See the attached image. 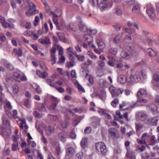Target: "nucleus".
Masks as SVG:
<instances>
[{
    "instance_id": "obj_45",
    "label": "nucleus",
    "mask_w": 159,
    "mask_h": 159,
    "mask_svg": "<svg viewBox=\"0 0 159 159\" xmlns=\"http://www.w3.org/2000/svg\"><path fill=\"white\" fill-rule=\"evenodd\" d=\"M15 135L13 136L12 140L15 142H16L17 141L18 138V135H17L18 131H16L15 132Z\"/></svg>"
},
{
    "instance_id": "obj_32",
    "label": "nucleus",
    "mask_w": 159,
    "mask_h": 159,
    "mask_svg": "<svg viewBox=\"0 0 159 159\" xmlns=\"http://www.w3.org/2000/svg\"><path fill=\"white\" fill-rule=\"evenodd\" d=\"M80 144L82 148H85L87 144V139L86 138H83L81 140Z\"/></svg>"
},
{
    "instance_id": "obj_64",
    "label": "nucleus",
    "mask_w": 159,
    "mask_h": 159,
    "mask_svg": "<svg viewBox=\"0 0 159 159\" xmlns=\"http://www.w3.org/2000/svg\"><path fill=\"white\" fill-rule=\"evenodd\" d=\"M137 142L141 144H146L145 140L142 138H141V140H137Z\"/></svg>"
},
{
    "instance_id": "obj_57",
    "label": "nucleus",
    "mask_w": 159,
    "mask_h": 159,
    "mask_svg": "<svg viewBox=\"0 0 159 159\" xmlns=\"http://www.w3.org/2000/svg\"><path fill=\"white\" fill-rule=\"evenodd\" d=\"M80 117H77L75 119L73 120V123L75 125H77L80 121Z\"/></svg>"
},
{
    "instance_id": "obj_56",
    "label": "nucleus",
    "mask_w": 159,
    "mask_h": 159,
    "mask_svg": "<svg viewBox=\"0 0 159 159\" xmlns=\"http://www.w3.org/2000/svg\"><path fill=\"white\" fill-rule=\"evenodd\" d=\"M51 99L53 103L57 105L59 102L58 99L56 98L53 96H52Z\"/></svg>"
},
{
    "instance_id": "obj_6",
    "label": "nucleus",
    "mask_w": 159,
    "mask_h": 159,
    "mask_svg": "<svg viewBox=\"0 0 159 159\" xmlns=\"http://www.w3.org/2000/svg\"><path fill=\"white\" fill-rule=\"evenodd\" d=\"M109 4V0H102L99 6V8L101 11H102L108 9Z\"/></svg>"
},
{
    "instance_id": "obj_61",
    "label": "nucleus",
    "mask_w": 159,
    "mask_h": 159,
    "mask_svg": "<svg viewBox=\"0 0 159 159\" xmlns=\"http://www.w3.org/2000/svg\"><path fill=\"white\" fill-rule=\"evenodd\" d=\"M117 52V50L116 48H112L110 49V53L113 55H115Z\"/></svg>"
},
{
    "instance_id": "obj_30",
    "label": "nucleus",
    "mask_w": 159,
    "mask_h": 159,
    "mask_svg": "<svg viewBox=\"0 0 159 159\" xmlns=\"http://www.w3.org/2000/svg\"><path fill=\"white\" fill-rule=\"evenodd\" d=\"M84 38L85 41L88 42L89 44L93 41L92 37L90 35L85 34L84 35Z\"/></svg>"
},
{
    "instance_id": "obj_12",
    "label": "nucleus",
    "mask_w": 159,
    "mask_h": 159,
    "mask_svg": "<svg viewBox=\"0 0 159 159\" xmlns=\"http://www.w3.org/2000/svg\"><path fill=\"white\" fill-rule=\"evenodd\" d=\"M123 30L126 33L128 34H133L134 35L137 36L138 34L136 33V32L135 29L131 28H123Z\"/></svg>"
},
{
    "instance_id": "obj_26",
    "label": "nucleus",
    "mask_w": 159,
    "mask_h": 159,
    "mask_svg": "<svg viewBox=\"0 0 159 159\" xmlns=\"http://www.w3.org/2000/svg\"><path fill=\"white\" fill-rule=\"evenodd\" d=\"M120 56L122 58L128 60L130 58V56L126 52L122 51L120 53Z\"/></svg>"
},
{
    "instance_id": "obj_35",
    "label": "nucleus",
    "mask_w": 159,
    "mask_h": 159,
    "mask_svg": "<svg viewBox=\"0 0 159 159\" xmlns=\"http://www.w3.org/2000/svg\"><path fill=\"white\" fill-rule=\"evenodd\" d=\"M140 8L139 5H136L133 7L132 9L133 12L135 13H138L139 12Z\"/></svg>"
},
{
    "instance_id": "obj_51",
    "label": "nucleus",
    "mask_w": 159,
    "mask_h": 159,
    "mask_svg": "<svg viewBox=\"0 0 159 159\" xmlns=\"http://www.w3.org/2000/svg\"><path fill=\"white\" fill-rule=\"evenodd\" d=\"M150 140L151 143L153 144H155L157 142V140H156L155 136L154 135L151 136Z\"/></svg>"
},
{
    "instance_id": "obj_54",
    "label": "nucleus",
    "mask_w": 159,
    "mask_h": 159,
    "mask_svg": "<svg viewBox=\"0 0 159 159\" xmlns=\"http://www.w3.org/2000/svg\"><path fill=\"white\" fill-rule=\"evenodd\" d=\"M135 128L137 131L140 130L143 127V125L140 123H135Z\"/></svg>"
},
{
    "instance_id": "obj_11",
    "label": "nucleus",
    "mask_w": 159,
    "mask_h": 159,
    "mask_svg": "<svg viewBox=\"0 0 159 159\" xmlns=\"http://www.w3.org/2000/svg\"><path fill=\"white\" fill-rule=\"evenodd\" d=\"M158 119L156 117H154L152 119H150L147 120V123L151 125H157V123Z\"/></svg>"
},
{
    "instance_id": "obj_53",
    "label": "nucleus",
    "mask_w": 159,
    "mask_h": 159,
    "mask_svg": "<svg viewBox=\"0 0 159 159\" xmlns=\"http://www.w3.org/2000/svg\"><path fill=\"white\" fill-rule=\"evenodd\" d=\"M69 57L70 59H73L74 56L76 57V52L75 51L73 52L68 53Z\"/></svg>"
},
{
    "instance_id": "obj_7",
    "label": "nucleus",
    "mask_w": 159,
    "mask_h": 159,
    "mask_svg": "<svg viewBox=\"0 0 159 159\" xmlns=\"http://www.w3.org/2000/svg\"><path fill=\"white\" fill-rule=\"evenodd\" d=\"M152 83L156 87L159 89V72L157 71L152 77Z\"/></svg>"
},
{
    "instance_id": "obj_9",
    "label": "nucleus",
    "mask_w": 159,
    "mask_h": 159,
    "mask_svg": "<svg viewBox=\"0 0 159 159\" xmlns=\"http://www.w3.org/2000/svg\"><path fill=\"white\" fill-rule=\"evenodd\" d=\"M0 22L3 27L5 28L11 27V25L7 23L5 20V18L0 15Z\"/></svg>"
},
{
    "instance_id": "obj_43",
    "label": "nucleus",
    "mask_w": 159,
    "mask_h": 159,
    "mask_svg": "<svg viewBox=\"0 0 159 159\" xmlns=\"http://www.w3.org/2000/svg\"><path fill=\"white\" fill-rule=\"evenodd\" d=\"M128 104V103L125 102H123L121 104L119 105L120 110L121 111H122L124 109L123 108V107H127Z\"/></svg>"
},
{
    "instance_id": "obj_2",
    "label": "nucleus",
    "mask_w": 159,
    "mask_h": 159,
    "mask_svg": "<svg viewBox=\"0 0 159 159\" xmlns=\"http://www.w3.org/2000/svg\"><path fill=\"white\" fill-rule=\"evenodd\" d=\"M13 77L15 80L18 82L25 81L27 80L24 74L20 71L14 72Z\"/></svg>"
},
{
    "instance_id": "obj_47",
    "label": "nucleus",
    "mask_w": 159,
    "mask_h": 159,
    "mask_svg": "<svg viewBox=\"0 0 159 159\" xmlns=\"http://www.w3.org/2000/svg\"><path fill=\"white\" fill-rule=\"evenodd\" d=\"M47 82L51 86L54 87L55 84L53 81L50 79H48L47 80Z\"/></svg>"
},
{
    "instance_id": "obj_10",
    "label": "nucleus",
    "mask_w": 159,
    "mask_h": 159,
    "mask_svg": "<svg viewBox=\"0 0 159 159\" xmlns=\"http://www.w3.org/2000/svg\"><path fill=\"white\" fill-rule=\"evenodd\" d=\"M138 119L141 121L145 120L147 118V115L143 111H141L138 113Z\"/></svg>"
},
{
    "instance_id": "obj_17",
    "label": "nucleus",
    "mask_w": 159,
    "mask_h": 159,
    "mask_svg": "<svg viewBox=\"0 0 159 159\" xmlns=\"http://www.w3.org/2000/svg\"><path fill=\"white\" fill-rule=\"evenodd\" d=\"M127 80L126 77L123 75H120L118 78V81L120 84H124Z\"/></svg>"
},
{
    "instance_id": "obj_31",
    "label": "nucleus",
    "mask_w": 159,
    "mask_h": 159,
    "mask_svg": "<svg viewBox=\"0 0 159 159\" xmlns=\"http://www.w3.org/2000/svg\"><path fill=\"white\" fill-rule=\"evenodd\" d=\"M96 42L99 49L100 50H102L104 48L105 46V44L102 41H100V40L98 39H97Z\"/></svg>"
},
{
    "instance_id": "obj_19",
    "label": "nucleus",
    "mask_w": 159,
    "mask_h": 159,
    "mask_svg": "<svg viewBox=\"0 0 159 159\" xmlns=\"http://www.w3.org/2000/svg\"><path fill=\"white\" fill-rule=\"evenodd\" d=\"M146 91L144 89H140L137 93L138 98H140L146 95Z\"/></svg>"
},
{
    "instance_id": "obj_60",
    "label": "nucleus",
    "mask_w": 159,
    "mask_h": 159,
    "mask_svg": "<svg viewBox=\"0 0 159 159\" xmlns=\"http://www.w3.org/2000/svg\"><path fill=\"white\" fill-rule=\"evenodd\" d=\"M70 76L72 78H76V71L75 70H72L71 72Z\"/></svg>"
},
{
    "instance_id": "obj_58",
    "label": "nucleus",
    "mask_w": 159,
    "mask_h": 159,
    "mask_svg": "<svg viewBox=\"0 0 159 159\" xmlns=\"http://www.w3.org/2000/svg\"><path fill=\"white\" fill-rule=\"evenodd\" d=\"M123 66V65L121 62L117 61V63L116 64L114 67L120 69Z\"/></svg>"
},
{
    "instance_id": "obj_41",
    "label": "nucleus",
    "mask_w": 159,
    "mask_h": 159,
    "mask_svg": "<svg viewBox=\"0 0 159 159\" xmlns=\"http://www.w3.org/2000/svg\"><path fill=\"white\" fill-rule=\"evenodd\" d=\"M112 26L116 31H119L120 30L121 26L118 24H114Z\"/></svg>"
},
{
    "instance_id": "obj_23",
    "label": "nucleus",
    "mask_w": 159,
    "mask_h": 159,
    "mask_svg": "<svg viewBox=\"0 0 159 159\" xmlns=\"http://www.w3.org/2000/svg\"><path fill=\"white\" fill-rule=\"evenodd\" d=\"M75 149L73 147L68 148L66 149V154L68 156H71L74 155Z\"/></svg>"
},
{
    "instance_id": "obj_8",
    "label": "nucleus",
    "mask_w": 159,
    "mask_h": 159,
    "mask_svg": "<svg viewBox=\"0 0 159 159\" xmlns=\"http://www.w3.org/2000/svg\"><path fill=\"white\" fill-rule=\"evenodd\" d=\"M110 134L112 138L115 139L119 137L118 132L117 130L114 128H110Z\"/></svg>"
},
{
    "instance_id": "obj_38",
    "label": "nucleus",
    "mask_w": 159,
    "mask_h": 159,
    "mask_svg": "<svg viewBox=\"0 0 159 159\" xmlns=\"http://www.w3.org/2000/svg\"><path fill=\"white\" fill-rule=\"evenodd\" d=\"M14 51L18 56H21L22 55V49L21 48H19L18 50L16 49H14Z\"/></svg>"
},
{
    "instance_id": "obj_50",
    "label": "nucleus",
    "mask_w": 159,
    "mask_h": 159,
    "mask_svg": "<svg viewBox=\"0 0 159 159\" xmlns=\"http://www.w3.org/2000/svg\"><path fill=\"white\" fill-rule=\"evenodd\" d=\"M35 86V90L36 92L39 94L41 93H42V90L40 87L39 85H36Z\"/></svg>"
},
{
    "instance_id": "obj_52",
    "label": "nucleus",
    "mask_w": 159,
    "mask_h": 159,
    "mask_svg": "<svg viewBox=\"0 0 159 159\" xmlns=\"http://www.w3.org/2000/svg\"><path fill=\"white\" fill-rule=\"evenodd\" d=\"M65 61V57L64 56L62 55L61 57L59 58V61L57 62V63L58 64L63 63Z\"/></svg>"
},
{
    "instance_id": "obj_49",
    "label": "nucleus",
    "mask_w": 159,
    "mask_h": 159,
    "mask_svg": "<svg viewBox=\"0 0 159 159\" xmlns=\"http://www.w3.org/2000/svg\"><path fill=\"white\" fill-rule=\"evenodd\" d=\"M76 57L79 61H84V56H80V55L76 54Z\"/></svg>"
},
{
    "instance_id": "obj_3",
    "label": "nucleus",
    "mask_w": 159,
    "mask_h": 159,
    "mask_svg": "<svg viewBox=\"0 0 159 159\" xmlns=\"http://www.w3.org/2000/svg\"><path fill=\"white\" fill-rule=\"evenodd\" d=\"M123 92L124 90L122 88H119L118 89H116L113 86H110V93L113 98L120 96Z\"/></svg>"
},
{
    "instance_id": "obj_37",
    "label": "nucleus",
    "mask_w": 159,
    "mask_h": 159,
    "mask_svg": "<svg viewBox=\"0 0 159 159\" xmlns=\"http://www.w3.org/2000/svg\"><path fill=\"white\" fill-rule=\"evenodd\" d=\"M61 126L63 128H66L68 125V123L66 121H65L61 120V122L60 123Z\"/></svg>"
},
{
    "instance_id": "obj_48",
    "label": "nucleus",
    "mask_w": 159,
    "mask_h": 159,
    "mask_svg": "<svg viewBox=\"0 0 159 159\" xmlns=\"http://www.w3.org/2000/svg\"><path fill=\"white\" fill-rule=\"evenodd\" d=\"M56 46L59 50V54L62 55L63 53V48L61 46L59 45H56Z\"/></svg>"
},
{
    "instance_id": "obj_16",
    "label": "nucleus",
    "mask_w": 159,
    "mask_h": 159,
    "mask_svg": "<svg viewBox=\"0 0 159 159\" xmlns=\"http://www.w3.org/2000/svg\"><path fill=\"white\" fill-rule=\"evenodd\" d=\"M3 64L9 70H12L14 69L13 66L7 61H4Z\"/></svg>"
},
{
    "instance_id": "obj_13",
    "label": "nucleus",
    "mask_w": 159,
    "mask_h": 159,
    "mask_svg": "<svg viewBox=\"0 0 159 159\" xmlns=\"http://www.w3.org/2000/svg\"><path fill=\"white\" fill-rule=\"evenodd\" d=\"M58 136L59 139L62 143H65L66 141L67 136L65 133L61 132L58 134Z\"/></svg>"
},
{
    "instance_id": "obj_24",
    "label": "nucleus",
    "mask_w": 159,
    "mask_h": 159,
    "mask_svg": "<svg viewBox=\"0 0 159 159\" xmlns=\"http://www.w3.org/2000/svg\"><path fill=\"white\" fill-rule=\"evenodd\" d=\"M98 112L100 114L103 115L106 118L108 119H109V114L108 111L102 109L98 111Z\"/></svg>"
},
{
    "instance_id": "obj_5",
    "label": "nucleus",
    "mask_w": 159,
    "mask_h": 159,
    "mask_svg": "<svg viewBox=\"0 0 159 159\" xmlns=\"http://www.w3.org/2000/svg\"><path fill=\"white\" fill-rule=\"evenodd\" d=\"M141 79L140 76L138 74L134 73L131 74L128 80V82L131 84L138 82Z\"/></svg>"
},
{
    "instance_id": "obj_27",
    "label": "nucleus",
    "mask_w": 159,
    "mask_h": 159,
    "mask_svg": "<svg viewBox=\"0 0 159 159\" xmlns=\"http://www.w3.org/2000/svg\"><path fill=\"white\" fill-rule=\"evenodd\" d=\"M37 74L40 78L43 79L45 78L48 75L47 73L45 71L42 73L40 70L37 71Z\"/></svg>"
},
{
    "instance_id": "obj_4",
    "label": "nucleus",
    "mask_w": 159,
    "mask_h": 159,
    "mask_svg": "<svg viewBox=\"0 0 159 159\" xmlns=\"http://www.w3.org/2000/svg\"><path fill=\"white\" fill-rule=\"evenodd\" d=\"M29 9L26 12V15L29 16L33 15H35L39 12V11L36 9V7L35 5L32 2L29 3Z\"/></svg>"
},
{
    "instance_id": "obj_55",
    "label": "nucleus",
    "mask_w": 159,
    "mask_h": 159,
    "mask_svg": "<svg viewBox=\"0 0 159 159\" xmlns=\"http://www.w3.org/2000/svg\"><path fill=\"white\" fill-rule=\"evenodd\" d=\"M83 153L82 152H80L76 155V159H81L83 157Z\"/></svg>"
},
{
    "instance_id": "obj_46",
    "label": "nucleus",
    "mask_w": 159,
    "mask_h": 159,
    "mask_svg": "<svg viewBox=\"0 0 159 159\" xmlns=\"http://www.w3.org/2000/svg\"><path fill=\"white\" fill-rule=\"evenodd\" d=\"M19 87L17 85H15L13 86V93L14 94H16L18 92Z\"/></svg>"
},
{
    "instance_id": "obj_40",
    "label": "nucleus",
    "mask_w": 159,
    "mask_h": 159,
    "mask_svg": "<svg viewBox=\"0 0 159 159\" xmlns=\"http://www.w3.org/2000/svg\"><path fill=\"white\" fill-rule=\"evenodd\" d=\"M119 103V100L117 98H115L111 102V104L114 107H116Z\"/></svg>"
},
{
    "instance_id": "obj_62",
    "label": "nucleus",
    "mask_w": 159,
    "mask_h": 159,
    "mask_svg": "<svg viewBox=\"0 0 159 159\" xmlns=\"http://www.w3.org/2000/svg\"><path fill=\"white\" fill-rule=\"evenodd\" d=\"M114 12L118 15H121L122 13L120 9L118 8L114 9Z\"/></svg>"
},
{
    "instance_id": "obj_44",
    "label": "nucleus",
    "mask_w": 159,
    "mask_h": 159,
    "mask_svg": "<svg viewBox=\"0 0 159 159\" xmlns=\"http://www.w3.org/2000/svg\"><path fill=\"white\" fill-rule=\"evenodd\" d=\"M48 117L51 121H55L58 119L56 115H52L49 114L48 115Z\"/></svg>"
},
{
    "instance_id": "obj_33",
    "label": "nucleus",
    "mask_w": 159,
    "mask_h": 159,
    "mask_svg": "<svg viewBox=\"0 0 159 159\" xmlns=\"http://www.w3.org/2000/svg\"><path fill=\"white\" fill-rule=\"evenodd\" d=\"M149 108V109L152 111H157V107L154 104H151L147 106Z\"/></svg>"
},
{
    "instance_id": "obj_25",
    "label": "nucleus",
    "mask_w": 159,
    "mask_h": 159,
    "mask_svg": "<svg viewBox=\"0 0 159 159\" xmlns=\"http://www.w3.org/2000/svg\"><path fill=\"white\" fill-rule=\"evenodd\" d=\"M7 115H4L2 117V120L3 124L6 126H9L10 125L9 121L8 120V118L7 117Z\"/></svg>"
},
{
    "instance_id": "obj_36",
    "label": "nucleus",
    "mask_w": 159,
    "mask_h": 159,
    "mask_svg": "<svg viewBox=\"0 0 159 159\" xmlns=\"http://www.w3.org/2000/svg\"><path fill=\"white\" fill-rule=\"evenodd\" d=\"M106 97V92L104 91L101 92V93L99 94L98 98H100L103 101H104V98Z\"/></svg>"
},
{
    "instance_id": "obj_29",
    "label": "nucleus",
    "mask_w": 159,
    "mask_h": 159,
    "mask_svg": "<svg viewBox=\"0 0 159 159\" xmlns=\"http://www.w3.org/2000/svg\"><path fill=\"white\" fill-rule=\"evenodd\" d=\"M50 13L53 15V20L54 23L56 25L58 24L57 20V18L58 17V16L56 14V12L55 11H51Z\"/></svg>"
},
{
    "instance_id": "obj_28",
    "label": "nucleus",
    "mask_w": 159,
    "mask_h": 159,
    "mask_svg": "<svg viewBox=\"0 0 159 159\" xmlns=\"http://www.w3.org/2000/svg\"><path fill=\"white\" fill-rule=\"evenodd\" d=\"M122 35L119 34L113 39V41L115 43H119L122 41Z\"/></svg>"
},
{
    "instance_id": "obj_14",
    "label": "nucleus",
    "mask_w": 159,
    "mask_h": 159,
    "mask_svg": "<svg viewBox=\"0 0 159 159\" xmlns=\"http://www.w3.org/2000/svg\"><path fill=\"white\" fill-rule=\"evenodd\" d=\"M126 157L127 159H135V158L134 153L131 150L127 151Z\"/></svg>"
},
{
    "instance_id": "obj_18",
    "label": "nucleus",
    "mask_w": 159,
    "mask_h": 159,
    "mask_svg": "<svg viewBox=\"0 0 159 159\" xmlns=\"http://www.w3.org/2000/svg\"><path fill=\"white\" fill-rule=\"evenodd\" d=\"M138 98L137 101V106H144L146 105V103L147 102V100L146 99H142Z\"/></svg>"
},
{
    "instance_id": "obj_22",
    "label": "nucleus",
    "mask_w": 159,
    "mask_h": 159,
    "mask_svg": "<svg viewBox=\"0 0 159 159\" xmlns=\"http://www.w3.org/2000/svg\"><path fill=\"white\" fill-rule=\"evenodd\" d=\"M147 13L151 19L153 18L155 16V11L152 8L146 11Z\"/></svg>"
},
{
    "instance_id": "obj_42",
    "label": "nucleus",
    "mask_w": 159,
    "mask_h": 159,
    "mask_svg": "<svg viewBox=\"0 0 159 159\" xmlns=\"http://www.w3.org/2000/svg\"><path fill=\"white\" fill-rule=\"evenodd\" d=\"M97 31L96 30L87 29V32L89 34H95L97 33Z\"/></svg>"
},
{
    "instance_id": "obj_1",
    "label": "nucleus",
    "mask_w": 159,
    "mask_h": 159,
    "mask_svg": "<svg viewBox=\"0 0 159 159\" xmlns=\"http://www.w3.org/2000/svg\"><path fill=\"white\" fill-rule=\"evenodd\" d=\"M96 149L98 152H100L103 155H105L107 152L106 147L102 142H98L96 143L95 145Z\"/></svg>"
},
{
    "instance_id": "obj_63",
    "label": "nucleus",
    "mask_w": 159,
    "mask_h": 159,
    "mask_svg": "<svg viewBox=\"0 0 159 159\" xmlns=\"http://www.w3.org/2000/svg\"><path fill=\"white\" fill-rule=\"evenodd\" d=\"M77 88L79 91H81L83 92H85V91L81 85L78 83L77 85Z\"/></svg>"
},
{
    "instance_id": "obj_39",
    "label": "nucleus",
    "mask_w": 159,
    "mask_h": 159,
    "mask_svg": "<svg viewBox=\"0 0 159 159\" xmlns=\"http://www.w3.org/2000/svg\"><path fill=\"white\" fill-rule=\"evenodd\" d=\"M85 73L86 74L85 78L88 80L90 83L92 84L93 82V78L90 75H89L88 73H86V72H85Z\"/></svg>"
},
{
    "instance_id": "obj_59",
    "label": "nucleus",
    "mask_w": 159,
    "mask_h": 159,
    "mask_svg": "<svg viewBox=\"0 0 159 159\" xmlns=\"http://www.w3.org/2000/svg\"><path fill=\"white\" fill-rule=\"evenodd\" d=\"M39 18L38 16H36L35 17V20L33 21L34 25L35 26H37L38 24Z\"/></svg>"
},
{
    "instance_id": "obj_20",
    "label": "nucleus",
    "mask_w": 159,
    "mask_h": 159,
    "mask_svg": "<svg viewBox=\"0 0 159 159\" xmlns=\"http://www.w3.org/2000/svg\"><path fill=\"white\" fill-rule=\"evenodd\" d=\"M146 52L149 56L152 57H153L156 56V52L151 48L147 49Z\"/></svg>"
},
{
    "instance_id": "obj_21",
    "label": "nucleus",
    "mask_w": 159,
    "mask_h": 159,
    "mask_svg": "<svg viewBox=\"0 0 159 159\" xmlns=\"http://www.w3.org/2000/svg\"><path fill=\"white\" fill-rule=\"evenodd\" d=\"M78 26L79 29L80 31L83 32L85 31L86 30L87 31V29L86 25L82 21H80L79 22Z\"/></svg>"
},
{
    "instance_id": "obj_15",
    "label": "nucleus",
    "mask_w": 159,
    "mask_h": 159,
    "mask_svg": "<svg viewBox=\"0 0 159 159\" xmlns=\"http://www.w3.org/2000/svg\"><path fill=\"white\" fill-rule=\"evenodd\" d=\"M39 42L43 45H46L50 43L49 38L45 37L44 38H41L39 39Z\"/></svg>"
},
{
    "instance_id": "obj_34",
    "label": "nucleus",
    "mask_w": 159,
    "mask_h": 159,
    "mask_svg": "<svg viewBox=\"0 0 159 159\" xmlns=\"http://www.w3.org/2000/svg\"><path fill=\"white\" fill-rule=\"evenodd\" d=\"M117 61L113 57H110V66H115L116 64L117 63Z\"/></svg>"
}]
</instances>
